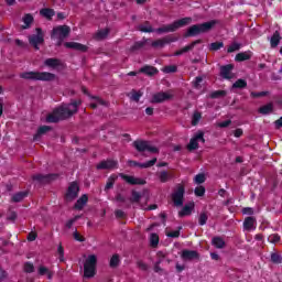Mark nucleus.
Returning a JSON list of instances; mask_svg holds the SVG:
<instances>
[{
	"instance_id": "obj_1",
	"label": "nucleus",
	"mask_w": 282,
	"mask_h": 282,
	"mask_svg": "<svg viewBox=\"0 0 282 282\" xmlns=\"http://www.w3.org/2000/svg\"><path fill=\"white\" fill-rule=\"evenodd\" d=\"M82 102L80 100H75L69 105H62L46 117V122H58V120H65V118L74 116L78 111V106Z\"/></svg>"
},
{
	"instance_id": "obj_2",
	"label": "nucleus",
	"mask_w": 282,
	"mask_h": 282,
	"mask_svg": "<svg viewBox=\"0 0 282 282\" xmlns=\"http://www.w3.org/2000/svg\"><path fill=\"white\" fill-rule=\"evenodd\" d=\"M98 263V257L96 254H88L84 261V276L91 279L96 276V265Z\"/></svg>"
},
{
	"instance_id": "obj_3",
	"label": "nucleus",
	"mask_w": 282,
	"mask_h": 282,
	"mask_svg": "<svg viewBox=\"0 0 282 282\" xmlns=\"http://www.w3.org/2000/svg\"><path fill=\"white\" fill-rule=\"evenodd\" d=\"M215 23L217 22L212 20L202 24H194L187 30L185 36H197V34H204V32L213 30Z\"/></svg>"
},
{
	"instance_id": "obj_4",
	"label": "nucleus",
	"mask_w": 282,
	"mask_h": 282,
	"mask_svg": "<svg viewBox=\"0 0 282 282\" xmlns=\"http://www.w3.org/2000/svg\"><path fill=\"white\" fill-rule=\"evenodd\" d=\"M21 78H24L26 80H54L56 78V75L47 72H26L21 75Z\"/></svg>"
},
{
	"instance_id": "obj_5",
	"label": "nucleus",
	"mask_w": 282,
	"mask_h": 282,
	"mask_svg": "<svg viewBox=\"0 0 282 282\" xmlns=\"http://www.w3.org/2000/svg\"><path fill=\"white\" fill-rule=\"evenodd\" d=\"M69 26L67 25H59L53 29V32L51 34V39L53 41H57V45H61L63 43V40L67 39L69 36Z\"/></svg>"
},
{
	"instance_id": "obj_6",
	"label": "nucleus",
	"mask_w": 282,
	"mask_h": 282,
	"mask_svg": "<svg viewBox=\"0 0 282 282\" xmlns=\"http://www.w3.org/2000/svg\"><path fill=\"white\" fill-rule=\"evenodd\" d=\"M192 21L193 19L191 18H183L170 25L156 29L155 32H158V34H162L164 32H175V30H178V28H184V25H188Z\"/></svg>"
},
{
	"instance_id": "obj_7",
	"label": "nucleus",
	"mask_w": 282,
	"mask_h": 282,
	"mask_svg": "<svg viewBox=\"0 0 282 282\" xmlns=\"http://www.w3.org/2000/svg\"><path fill=\"white\" fill-rule=\"evenodd\" d=\"M133 147L134 149H137V151H139L140 153H158V148H155V145L151 144V142L149 141H134L133 142Z\"/></svg>"
},
{
	"instance_id": "obj_8",
	"label": "nucleus",
	"mask_w": 282,
	"mask_h": 282,
	"mask_svg": "<svg viewBox=\"0 0 282 282\" xmlns=\"http://www.w3.org/2000/svg\"><path fill=\"white\" fill-rule=\"evenodd\" d=\"M45 41V34L41 29H36V34L29 36L30 45L34 46L35 50H39V45H43Z\"/></svg>"
},
{
	"instance_id": "obj_9",
	"label": "nucleus",
	"mask_w": 282,
	"mask_h": 282,
	"mask_svg": "<svg viewBox=\"0 0 282 282\" xmlns=\"http://www.w3.org/2000/svg\"><path fill=\"white\" fill-rule=\"evenodd\" d=\"M174 205L182 206L184 204V186L178 185L172 195Z\"/></svg>"
},
{
	"instance_id": "obj_10",
	"label": "nucleus",
	"mask_w": 282,
	"mask_h": 282,
	"mask_svg": "<svg viewBox=\"0 0 282 282\" xmlns=\"http://www.w3.org/2000/svg\"><path fill=\"white\" fill-rule=\"evenodd\" d=\"M198 142H204V132H197L189 141L187 149L195 151L199 147Z\"/></svg>"
},
{
	"instance_id": "obj_11",
	"label": "nucleus",
	"mask_w": 282,
	"mask_h": 282,
	"mask_svg": "<svg viewBox=\"0 0 282 282\" xmlns=\"http://www.w3.org/2000/svg\"><path fill=\"white\" fill-rule=\"evenodd\" d=\"M173 98V93L166 91V93H156L152 96L151 102H164L166 100H171Z\"/></svg>"
},
{
	"instance_id": "obj_12",
	"label": "nucleus",
	"mask_w": 282,
	"mask_h": 282,
	"mask_svg": "<svg viewBox=\"0 0 282 282\" xmlns=\"http://www.w3.org/2000/svg\"><path fill=\"white\" fill-rule=\"evenodd\" d=\"M121 177L128 184L139 185V186H142V185L147 184V181L144 178H140V177H135V176H129V175H124V174H121Z\"/></svg>"
},
{
	"instance_id": "obj_13",
	"label": "nucleus",
	"mask_w": 282,
	"mask_h": 282,
	"mask_svg": "<svg viewBox=\"0 0 282 282\" xmlns=\"http://www.w3.org/2000/svg\"><path fill=\"white\" fill-rule=\"evenodd\" d=\"M155 162H158V159L154 158L145 163H139L135 161H128L129 166H139V169H151V166H154Z\"/></svg>"
},
{
	"instance_id": "obj_14",
	"label": "nucleus",
	"mask_w": 282,
	"mask_h": 282,
	"mask_svg": "<svg viewBox=\"0 0 282 282\" xmlns=\"http://www.w3.org/2000/svg\"><path fill=\"white\" fill-rule=\"evenodd\" d=\"M97 169L98 170L118 169V161H115V160L102 161L97 165Z\"/></svg>"
},
{
	"instance_id": "obj_15",
	"label": "nucleus",
	"mask_w": 282,
	"mask_h": 282,
	"mask_svg": "<svg viewBox=\"0 0 282 282\" xmlns=\"http://www.w3.org/2000/svg\"><path fill=\"white\" fill-rule=\"evenodd\" d=\"M232 65L228 64L226 66H221L220 67V76L223 78H226L227 80H230L231 78L235 77V75H232Z\"/></svg>"
},
{
	"instance_id": "obj_16",
	"label": "nucleus",
	"mask_w": 282,
	"mask_h": 282,
	"mask_svg": "<svg viewBox=\"0 0 282 282\" xmlns=\"http://www.w3.org/2000/svg\"><path fill=\"white\" fill-rule=\"evenodd\" d=\"M78 184L77 183H72L68 187V191L66 193V199H75V197H78Z\"/></svg>"
},
{
	"instance_id": "obj_17",
	"label": "nucleus",
	"mask_w": 282,
	"mask_h": 282,
	"mask_svg": "<svg viewBox=\"0 0 282 282\" xmlns=\"http://www.w3.org/2000/svg\"><path fill=\"white\" fill-rule=\"evenodd\" d=\"M245 230H256L257 229V219L254 217H247L243 221Z\"/></svg>"
},
{
	"instance_id": "obj_18",
	"label": "nucleus",
	"mask_w": 282,
	"mask_h": 282,
	"mask_svg": "<svg viewBox=\"0 0 282 282\" xmlns=\"http://www.w3.org/2000/svg\"><path fill=\"white\" fill-rule=\"evenodd\" d=\"M195 210V203H187L181 212H178L180 217H187Z\"/></svg>"
},
{
	"instance_id": "obj_19",
	"label": "nucleus",
	"mask_w": 282,
	"mask_h": 282,
	"mask_svg": "<svg viewBox=\"0 0 282 282\" xmlns=\"http://www.w3.org/2000/svg\"><path fill=\"white\" fill-rule=\"evenodd\" d=\"M64 45L69 50H77V52H87V47L78 42H66Z\"/></svg>"
},
{
	"instance_id": "obj_20",
	"label": "nucleus",
	"mask_w": 282,
	"mask_h": 282,
	"mask_svg": "<svg viewBox=\"0 0 282 282\" xmlns=\"http://www.w3.org/2000/svg\"><path fill=\"white\" fill-rule=\"evenodd\" d=\"M37 274H40V276H47L48 280H52V278L54 276V273L45 265L39 267Z\"/></svg>"
},
{
	"instance_id": "obj_21",
	"label": "nucleus",
	"mask_w": 282,
	"mask_h": 282,
	"mask_svg": "<svg viewBox=\"0 0 282 282\" xmlns=\"http://www.w3.org/2000/svg\"><path fill=\"white\" fill-rule=\"evenodd\" d=\"M173 41H175V40H171V37H163V39L152 42L151 45L153 47H164V45H167V43H173Z\"/></svg>"
},
{
	"instance_id": "obj_22",
	"label": "nucleus",
	"mask_w": 282,
	"mask_h": 282,
	"mask_svg": "<svg viewBox=\"0 0 282 282\" xmlns=\"http://www.w3.org/2000/svg\"><path fill=\"white\" fill-rule=\"evenodd\" d=\"M90 107L93 109H96L98 107H107V101H105L98 97H91Z\"/></svg>"
},
{
	"instance_id": "obj_23",
	"label": "nucleus",
	"mask_w": 282,
	"mask_h": 282,
	"mask_svg": "<svg viewBox=\"0 0 282 282\" xmlns=\"http://www.w3.org/2000/svg\"><path fill=\"white\" fill-rule=\"evenodd\" d=\"M44 65L46 67H50L51 69H56L57 67H59L61 61L56 58H47L46 61H44Z\"/></svg>"
},
{
	"instance_id": "obj_24",
	"label": "nucleus",
	"mask_w": 282,
	"mask_h": 282,
	"mask_svg": "<svg viewBox=\"0 0 282 282\" xmlns=\"http://www.w3.org/2000/svg\"><path fill=\"white\" fill-rule=\"evenodd\" d=\"M197 43H199V41H195L192 44L183 47L182 50L176 51L174 53V56H182V54H186V52H191V50H193V47H195V45H197Z\"/></svg>"
},
{
	"instance_id": "obj_25",
	"label": "nucleus",
	"mask_w": 282,
	"mask_h": 282,
	"mask_svg": "<svg viewBox=\"0 0 282 282\" xmlns=\"http://www.w3.org/2000/svg\"><path fill=\"white\" fill-rule=\"evenodd\" d=\"M87 202H88V197H87V195H83L78 200H77V203L75 204V208L77 209V210H83V208H85V205L87 204Z\"/></svg>"
},
{
	"instance_id": "obj_26",
	"label": "nucleus",
	"mask_w": 282,
	"mask_h": 282,
	"mask_svg": "<svg viewBox=\"0 0 282 282\" xmlns=\"http://www.w3.org/2000/svg\"><path fill=\"white\" fill-rule=\"evenodd\" d=\"M141 74H147L148 76H154V74L158 72V68L153 66H144L140 68L139 70Z\"/></svg>"
},
{
	"instance_id": "obj_27",
	"label": "nucleus",
	"mask_w": 282,
	"mask_h": 282,
	"mask_svg": "<svg viewBox=\"0 0 282 282\" xmlns=\"http://www.w3.org/2000/svg\"><path fill=\"white\" fill-rule=\"evenodd\" d=\"M212 243L215 248L218 249L225 248L226 246V241H224L220 237L213 238Z\"/></svg>"
},
{
	"instance_id": "obj_28",
	"label": "nucleus",
	"mask_w": 282,
	"mask_h": 282,
	"mask_svg": "<svg viewBox=\"0 0 282 282\" xmlns=\"http://www.w3.org/2000/svg\"><path fill=\"white\" fill-rule=\"evenodd\" d=\"M270 43H271V47H276L279 43H281V35L279 34V32H275L272 35Z\"/></svg>"
},
{
	"instance_id": "obj_29",
	"label": "nucleus",
	"mask_w": 282,
	"mask_h": 282,
	"mask_svg": "<svg viewBox=\"0 0 282 282\" xmlns=\"http://www.w3.org/2000/svg\"><path fill=\"white\" fill-rule=\"evenodd\" d=\"M40 14L45 19H52V17H54L55 13L53 9L44 8L40 11Z\"/></svg>"
},
{
	"instance_id": "obj_30",
	"label": "nucleus",
	"mask_w": 282,
	"mask_h": 282,
	"mask_svg": "<svg viewBox=\"0 0 282 282\" xmlns=\"http://www.w3.org/2000/svg\"><path fill=\"white\" fill-rule=\"evenodd\" d=\"M28 197V192H19L12 196V202H23Z\"/></svg>"
},
{
	"instance_id": "obj_31",
	"label": "nucleus",
	"mask_w": 282,
	"mask_h": 282,
	"mask_svg": "<svg viewBox=\"0 0 282 282\" xmlns=\"http://www.w3.org/2000/svg\"><path fill=\"white\" fill-rule=\"evenodd\" d=\"M183 259H197L198 254L196 253V251H191V250H185L183 251L182 254Z\"/></svg>"
},
{
	"instance_id": "obj_32",
	"label": "nucleus",
	"mask_w": 282,
	"mask_h": 282,
	"mask_svg": "<svg viewBox=\"0 0 282 282\" xmlns=\"http://www.w3.org/2000/svg\"><path fill=\"white\" fill-rule=\"evenodd\" d=\"M109 35V29L100 30L96 33L97 41H102V39H107Z\"/></svg>"
},
{
	"instance_id": "obj_33",
	"label": "nucleus",
	"mask_w": 282,
	"mask_h": 282,
	"mask_svg": "<svg viewBox=\"0 0 282 282\" xmlns=\"http://www.w3.org/2000/svg\"><path fill=\"white\" fill-rule=\"evenodd\" d=\"M47 131H50V127L47 126H43L39 129L37 133L34 135L33 140L36 142V140H39V138H41V135H43V133H47Z\"/></svg>"
},
{
	"instance_id": "obj_34",
	"label": "nucleus",
	"mask_w": 282,
	"mask_h": 282,
	"mask_svg": "<svg viewBox=\"0 0 282 282\" xmlns=\"http://www.w3.org/2000/svg\"><path fill=\"white\" fill-rule=\"evenodd\" d=\"M272 109H273L272 104H268V105L262 106L259 109V111H260V113H263L264 116H267V113H272Z\"/></svg>"
},
{
	"instance_id": "obj_35",
	"label": "nucleus",
	"mask_w": 282,
	"mask_h": 282,
	"mask_svg": "<svg viewBox=\"0 0 282 282\" xmlns=\"http://www.w3.org/2000/svg\"><path fill=\"white\" fill-rule=\"evenodd\" d=\"M130 98L131 100H134V102H139L140 98H142V93L140 90L138 91L133 90L130 93Z\"/></svg>"
},
{
	"instance_id": "obj_36",
	"label": "nucleus",
	"mask_w": 282,
	"mask_h": 282,
	"mask_svg": "<svg viewBox=\"0 0 282 282\" xmlns=\"http://www.w3.org/2000/svg\"><path fill=\"white\" fill-rule=\"evenodd\" d=\"M150 243L155 248L160 243V237L156 234H151L150 235Z\"/></svg>"
},
{
	"instance_id": "obj_37",
	"label": "nucleus",
	"mask_w": 282,
	"mask_h": 282,
	"mask_svg": "<svg viewBox=\"0 0 282 282\" xmlns=\"http://www.w3.org/2000/svg\"><path fill=\"white\" fill-rule=\"evenodd\" d=\"M120 263V256L113 254L110 259V268H117Z\"/></svg>"
},
{
	"instance_id": "obj_38",
	"label": "nucleus",
	"mask_w": 282,
	"mask_h": 282,
	"mask_svg": "<svg viewBox=\"0 0 282 282\" xmlns=\"http://www.w3.org/2000/svg\"><path fill=\"white\" fill-rule=\"evenodd\" d=\"M162 72H164V74H175V72H177V66L175 65L165 66L162 68Z\"/></svg>"
},
{
	"instance_id": "obj_39",
	"label": "nucleus",
	"mask_w": 282,
	"mask_h": 282,
	"mask_svg": "<svg viewBox=\"0 0 282 282\" xmlns=\"http://www.w3.org/2000/svg\"><path fill=\"white\" fill-rule=\"evenodd\" d=\"M239 50H241V44L235 42L231 45H229V47L227 48V52L229 54H232V52H237Z\"/></svg>"
},
{
	"instance_id": "obj_40",
	"label": "nucleus",
	"mask_w": 282,
	"mask_h": 282,
	"mask_svg": "<svg viewBox=\"0 0 282 282\" xmlns=\"http://www.w3.org/2000/svg\"><path fill=\"white\" fill-rule=\"evenodd\" d=\"M224 47V42H214L209 45V50L213 52H217V50H221Z\"/></svg>"
},
{
	"instance_id": "obj_41",
	"label": "nucleus",
	"mask_w": 282,
	"mask_h": 282,
	"mask_svg": "<svg viewBox=\"0 0 282 282\" xmlns=\"http://www.w3.org/2000/svg\"><path fill=\"white\" fill-rule=\"evenodd\" d=\"M248 83H246V80L238 79L236 83H234L232 87L236 89H243V87H246Z\"/></svg>"
},
{
	"instance_id": "obj_42",
	"label": "nucleus",
	"mask_w": 282,
	"mask_h": 282,
	"mask_svg": "<svg viewBox=\"0 0 282 282\" xmlns=\"http://www.w3.org/2000/svg\"><path fill=\"white\" fill-rule=\"evenodd\" d=\"M139 30H140V32H155V31L153 30V26H151V24H149V23L141 24V25L139 26Z\"/></svg>"
},
{
	"instance_id": "obj_43",
	"label": "nucleus",
	"mask_w": 282,
	"mask_h": 282,
	"mask_svg": "<svg viewBox=\"0 0 282 282\" xmlns=\"http://www.w3.org/2000/svg\"><path fill=\"white\" fill-rule=\"evenodd\" d=\"M170 177H171V174H169V172L166 171H163L159 174L160 182H163V183L169 182Z\"/></svg>"
},
{
	"instance_id": "obj_44",
	"label": "nucleus",
	"mask_w": 282,
	"mask_h": 282,
	"mask_svg": "<svg viewBox=\"0 0 282 282\" xmlns=\"http://www.w3.org/2000/svg\"><path fill=\"white\" fill-rule=\"evenodd\" d=\"M194 193H195L196 197H204V195L206 193V188H204V186H198L194 189Z\"/></svg>"
},
{
	"instance_id": "obj_45",
	"label": "nucleus",
	"mask_w": 282,
	"mask_h": 282,
	"mask_svg": "<svg viewBox=\"0 0 282 282\" xmlns=\"http://www.w3.org/2000/svg\"><path fill=\"white\" fill-rule=\"evenodd\" d=\"M32 21H34V18H32V15L26 14L23 18V23L25 24L23 28H30V25L32 24Z\"/></svg>"
},
{
	"instance_id": "obj_46",
	"label": "nucleus",
	"mask_w": 282,
	"mask_h": 282,
	"mask_svg": "<svg viewBox=\"0 0 282 282\" xmlns=\"http://www.w3.org/2000/svg\"><path fill=\"white\" fill-rule=\"evenodd\" d=\"M250 58V55L248 53H238L236 55V61H248Z\"/></svg>"
},
{
	"instance_id": "obj_47",
	"label": "nucleus",
	"mask_w": 282,
	"mask_h": 282,
	"mask_svg": "<svg viewBox=\"0 0 282 282\" xmlns=\"http://www.w3.org/2000/svg\"><path fill=\"white\" fill-rule=\"evenodd\" d=\"M194 182L195 184H204V182H206V176L204 174H197L194 177Z\"/></svg>"
},
{
	"instance_id": "obj_48",
	"label": "nucleus",
	"mask_w": 282,
	"mask_h": 282,
	"mask_svg": "<svg viewBox=\"0 0 282 282\" xmlns=\"http://www.w3.org/2000/svg\"><path fill=\"white\" fill-rule=\"evenodd\" d=\"M272 263H282V257L279 253H271Z\"/></svg>"
},
{
	"instance_id": "obj_49",
	"label": "nucleus",
	"mask_w": 282,
	"mask_h": 282,
	"mask_svg": "<svg viewBox=\"0 0 282 282\" xmlns=\"http://www.w3.org/2000/svg\"><path fill=\"white\" fill-rule=\"evenodd\" d=\"M202 120V113L199 112H194L193 118H192V124L195 127Z\"/></svg>"
},
{
	"instance_id": "obj_50",
	"label": "nucleus",
	"mask_w": 282,
	"mask_h": 282,
	"mask_svg": "<svg viewBox=\"0 0 282 282\" xmlns=\"http://www.w3.org/2000/svg\"><path fill=\"white\" fill-rule=\"evenodd\" d=\"M57 254L59 257V261H65V250L61 245L57 247Z\"/></svg>"
},
{
	"instance_id": "obj_51",
	"label": "nucleus",
	"mask_w": 282,
	"mask_h": 282,
	"mask_svg": "<svg viewBox=\"0 0 282 282\" xmlns=\"http://www.w3.org/2000/svg\"><path fill=\"white\" fill-rule=\"evenodd\" d=\"M269 241L270 243H279V241L281 240V237L276 234H273L271 236H269Z\"/></svg>"
},
{
	"instance_id": "obj_52",
	"label": "nucleus",
	"mask_w": 282,
	"mask_h": 282,
	"mask_svg": "<svg viewBox=\"0 0 282 282\" xmlns=\"http://www.w3.org/2000/svg\"><path fill=\"white\" fill-rule=\"evenodd\" d=\"M206 221H208V216L206 214H200L198 218L199 226H205Z\"/></svg>"
},
{
	"instance_id": "obj_53",
	"label": "nucleus",
	"mask_w": 282,
	"mask_h": 282,
	"mask_svg": "<svg viewBox=\"0 0 282 282\" xmlns=\"http://www.w3.org/2000/svg\"><path fill=\"white\" fill-rule=\"evenodd\" d=\"M203 82H204V78H202L199 76L196 77L195 80L193 82L195 89H199V87H202Z\"/></svg>"
},
{
	"instance_id": "obj_54",
	"label": "nucleus",
	"mask_w": 282,
	"mask_h": 282,
	"mask_svg": "<svg viewBox=\"0 0 282 282\" xmlns=\"http://www.w3.org/2000/svg\"><path fill=\"white\" fill-rule=\"evenodd\" d=\"M24 272H29V273L34 272V264H32L31 262H26L24 264Z\"/></svg>"
},
{
	"instance_id": "obj_55",
	"label": "nucleus",
	"mask_w": 282,
	"mask_h": 282,
	"mask_svg": "<svg viewBox=\"0 0 282 282\" xmlns=\"http://www.w3.org/2000/svg\"><path fill=\"white\" fill-rule=\"evenodd\" d=\"M230 120H226V121H220L218 123H216L217 127H219L220 129H226V127H230Z\"/></svg>"
},
{
	"instance_id": "obj_56",
	"label": "nucleus",
	"mask_w": 282,
	"mask_h": 282,
	"mask_svg": "<svg viewBox=\"0 0 282 282\" xmlns=\"http://www.w3.org/2000/svg\"><path fill=\"white\" fill-rule=\"evenodd\" d=\"M242 214L243 215H253L254 214V209H252V207H245L242 209Z\"/></svg>"
},
{
	"instance_id": "obj_57",
	"label": "nucleus",
	"mask_w": 282,
	"mask_h": 282,
	"mask_svg": "<svg viewBox=\"0 0 282 282\" xmlns=\"http://www.w3.org/2000/svg\"><path fill=\"white\" fill-rule=\"evenodd\" d=\"M142 195H140V192H132V200L133 202H140V198Z\"/></svg>"
},
{
	"instance_id": "obj_58",
	"label": "nucleus",
	"mask_w": 282,
	"mask_h": 282,
	"mask_svg": "<svg viewBox=\"0 0 282 282\" xmlns=\"http://www.w3.org/2000/svg\"><path fill=\"white\" fill-rule=\"evenodd\" d=\"M167 237H172L173 239H176L177 237H180V230L167 232Z\"/></svg>"
},
{
	"instance_id": "obj_59",
	"label": "nucleus",
	"mask_w": 282,
	"mask_h": 282,
	"mask_svg": "<svg viewBox=\"0 0 282 282\" xmlns=\"http://www.w3.org/2000/svg\"><path fill=\"white\" fill-rule=\"evenodd\" d=\"M235 138H241L243 135V130L241 129H236L234 132Z\"/></svg>"
},
{
	"instance_id": "obj_60",
	"label": "nucleus",
	"mask_w": 282,
	"mask_h": 282,
	"mask_svg": "<svg viewBox=\"0 0 282 282\" xmlns=\"http://www.w3.org/2000/svg\"><path fill=\"white\" fill-rule=\"evenodd\" d=\"M252 98H259L261 96H265V91H261V93H251Z\"/></svg>"
},
{
	"instance_id": "obj_61",
	"label": "nucleus",
	"mask_w": 282,
	"mask_h": 282,
	"mask_svg": "<svg viewBox=\"0 0 282 282\" xmlns=\"http://www.w3.org/2000/svg\"><path fill=\"white\" fill-rule=\"evenodd\" d=\"M28 239L29 241H36V234L35 232L29 234Z\"/></svg>"
},
{
	"instance_id": "obj_62",
	"label": "nucleus",
	"mask_w": 282,
	"mask_h": 282,
	"mask_svg": "<svg viewBox=\"0 0 282 282\" xmlns=\"http://www.w3.org/2000/svg\"><path fill=\"white\" fill-rule=\"evenodd\" d=\"M276 129H281L282 127V117L275 121Z\"/></svg>"
},
{
	"instance_id": "obj_63",
	"label": "nucleus",
	"mask_w": 282,
	"mask_h": 282,
	"mask_svg": "<svg viewBox=\"0 0 282 282\" xmlns=\"http://www.w3.org/2000/svg\"><path fill=\"white\" fill-rule=\"evenodd\" d=\"M145 113H147V116H153V108L148 107V108L145 109Z\"/></svg>"
},
{
	"instance_id": "obj_64",
	"label": "nucleus",
	"mask_w": 282,
	"mask_h": 282,
	"mask_svg": "<svg viewBox=\"0 0 282 282\" xmlns=\"http://www.w3.org/2000/svg\"><path fill=\"white\" fill-rule=\"evenodd\" d=\"M138 265L141 270H147V264L143 262H139Z\"/></svg>"
}]
</instances>
